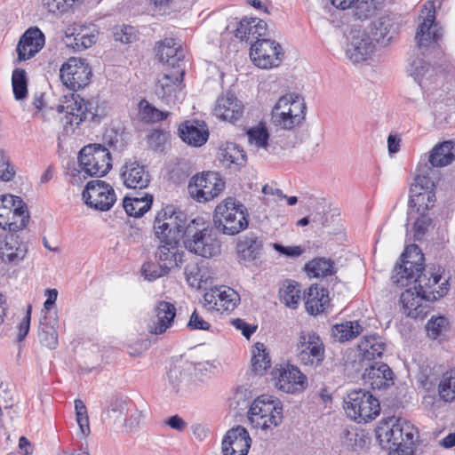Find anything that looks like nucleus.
<instances>
[{
	"label": "nucleus",
	"instance_id": "38",
	"mask_svg": "<svg viewBox=\"0 0 455 455\" xmlns=\"http://www.w3.org/2000/svg\"><path fill=\"white\" fill-rule=\"evenodd\" d=\"M124 183L130 188H144L148 187L150 177L144 166L136 163L127 164L123 172Z\"/></svg>",
	"mask_w": 455,
	"mask_h": 455
},
{
	"label": "nucleus",
	"instance_id": "11",
	"mask_svg": "<svg viewBox=\"0 0 455 455\" xmlns=\"http://www.w3.org/2000/svg\"><path fill=\"white\" fill-rule=\"evenodd\" d=\"M450 276L443 267L433 265L418 275L415 289H419L427 299L432 301L444 297L450 291Z\"/></svg>",
	"mask_w": 455,
	"mask_h": 455
},
{
	"label": "nucleus",
	"instance_id": "32",
	"mask_svg": "<svg viewBox=\"0 0 455 455\" xmlns=\"http://www.w3.org/2000/svg\"><path fill=\"white\" fill-rule=\"evenodd\" d=\"M185 70L181 66H175L165 70L158 78L156 84V92L161 97L170 96L181 84Z\"/></svg>",
	"mask_w": 455,
	"mask_h": 455
},
{
	"label": "nucleus",
	"instance_id": "62",
	"mask_svg": "<svg viewBox=\"0 0 455 455\" xmlns=\"http://www.w3.org/2000/svg\"><path fill=\"white\" fill-rule=\"evenodd\" d=\"M14 170L10 165L8 158L0 152V180H11L14 176Z\"/></svg>",
	"mask_w": 455,
	"mask_h": 455
},
{
	"label": "nucleus",
	"instance_id": "54",
	"mask_svg": "<svg viewBox=\"0 0 455 455\" xmlns=\"http://www.w3.org/2000/svg\"><path fill=\"white\" fill-rule=\"evenodd\" d=\"M76 422L83 435H88L91 432L87 407L80 399L75 400Z\"/></svg>",
	"mask_w": 455,
	"mask_h": 455
},
{
	"label": "nucleus",
	"instance_id": "20",
	"mask_svg": "<svg viewBox=\"0 0 455 455\" xmlns=\"http://www.w3.org/2000/svg\"><path fill=\"white\" fill-rule=\"evenodd\" d=\"M389 21L386 20H379L374 23L375 31L372 32V38L367 37L362 39L361 42L355 44L352 49L348 50L349 58L353 62H360L366 60L374 49L373 41L379 42L390 37H387Z\"/></svg>",
	"mask_w": 455,
	"mask_h": 455
},
{
	"label": "nucleus",
	"instance_id": "6",
	"mask_svg": "<svg viewBox=\"0 0 455 455\" xmlns=\"http://www.w3.org/2000/svg\"><path fill=\"white\" fill-rule=\"evenodd\" d=\"M186 215L173 205H165L156 212L153 233L159 241L180 240L186 228Z\"/></svg>",
	"mask_w": 455,
	"mask_h": 455
},
{
	"label": "nucleus",
	"instance_id": "56",
	"mask_svg": "<svg viewBox=\"0 0 455 455\" xmlns=\"http://www.w3.org/2000/svg\"><path fill=\"white\" fill-rule=\"evenodd\" d=\"M353 7H355V16L360 20L371 17L376 10L373 0H358Z\"/></svg>",
	"mask_w": 455,
	"mask_h": 455
},
{
	"label": "nucleus",
	"instance_id": "8",
	"mask_svg": "<svg viewBox=\"0 0 455 455\" xmlns=\"http://www.w3.org/2000/svg\"><path fill=\"white\" fill-rule=\"evenodd\" d=\"M296 357L304 367L315 369L325 357V347L318 334L313 331L299 332L295 346Z\"/></svg>",
	"mask_w": 455,
	"mask_h": 455
},
{
	"label": "nucleus",
	"instance_id": "53",
	"mask_svg": "<svg viewBox=\"0 0 455 455\" xmlns=\"http://www.w3.org/2000/svg\"><path fill=\"white\" fill-rule=\"evenodd\" d=\"M248 140L251 145L256 148H266L269 138L267 127L260 124L256 127L251 128L248 132Z\"/></svg>",
	"mask_w": 455,
	"mask_h": 455
},
{
	"label": "nucleus",
	"instance_id": "64",
	"mask_svg": "<svg viewBox=\"0 0 455 455\" xmlns=\"http://www.w3.org/2000/svg\"><path fill=\"white\" fill-rule=\"evenodd\" d=\"M232 325L242 331V334L249 339L256 331L255 326H251L241 318L233 319L231 322Z\"/></svg>",
	"mask_w": 455,
	"mask_h": 455
},
{
	"label": "nucleus",
	"instance_id": "33",
	"mask_svg": "<svg viewBox=\"0 0 455 455\" xmlns=\"http://www.w3.org/2000/svg\"><path fill=\"white\" fill-rule=\"evenodd\" d=\"M153 202V195L147 192L136 193L135 196H126L123 199V208L128 216L140 218L151 209Z\"/></svg>",
	"mask_w": 455,
	"mask_h": 455
},
{
	"label": "nucleus",
	"instance_id": "4",
	"mask_svg": "<svg viewBox=\"0 0 455 455\" xmlns=\"http://www.w3.org/2000/svg\"><path fill=\"white\" fill-rule=\"evenodd\" d=\"M307 107L299 94L288 93L278 99L272 109V119L275 125L292 130L302 124Z\"/></svg>",
	"mask_w": 455,
	"mask_h": 455
},
{
	"label": "nucleus",
	"instance_id": "3",
	"mask_svg": "<svg viewBox=\"0 0 455 455\" xmlns=\"http://www.w3.org/2000/svg\"><path fill=\"white\" fill-rule=\"evenodd\" d=\"M213 222L222 234L235 235L248 228L249 213L242 203L228 196L216 205Z\"/></svg>",
	"mask_w": 455,
	"mask_h": 455
},
{
	"label": "nucleus",
	"instance_id": "5",
	"mask_svg": "<svg viewBox=\"0 0 455 455\" xmlns=\"http://www.w3.org/2000/svg\"><path fill=\"white\" fill-rule=\"evenodd\" d=\"M344 411L347 416L357 423H367L380 413L379 400L369 391L355 389L344 398Z\"/></svg>",
	"mask_w": 455,
	"mask_h": 455
},
{
	"label": "nucleus",
	"instance_id": "50",
	"mask_svg": "<svg viewBox=\"0 0 455 455\" xmlns=\"http://www.w3.org/2000/svg\"><path fill=\"white\" fill-rule=\"evenodd\" d=\"M12 91L16 100H23L28 95V80L26 71L15 68L12 75Z\"/></svg>",
	"mask_w": 455,
	"mask_h": 455
},
{
	"label": "nucleus",
	"instance_id": "16",
	"mask_svg": "<svg viewBox=\"0 0 455 455\" xmlns=\"http://www.w3.org/2000/svg\"><path fill=\"white\" fill-rule=\"evenodd\" d=\"M92 76V68L86 60L76 57L68 59L60 69L61 82L72 91H78L87 86Z\"/></svg>",
	"mask_w": 455,
	"mask_h": 455
},
{
	"label": "nucleus",
	"instance_id": "46",
	"mask_svg": "<svg viewBox=\"0 0 455 455\" xmlns=\"http://www.w3.org/2000/svg\"><path fill=\"white\" fill-rule=\"evenodd\" d=\"M221 161L228 166L232 164L236 166L243 165L246 162L244 151L236 144L227 142L220 148Z\"/></svg>",
	"mask_w": 455,
	"mask_h": 455
},
{
	"label": "nucleus",
	"instance_id": "28",
	"mask_svg": "<svg viewBox=\"0 0 455 455\" xmlns=\"http://www.w3.org/2000/svg\"><path fill=\"white\" fill-rule=\"evenodd\" d=\"M155 319L148 324V331L151 334L159 335L164 333L172 327L176 316V307L174 304L160 300L155 307Z\"/></svg>",
	"mask_w": 455,
	"mask_h": 455
},
{
	"label": "nucleus",
	"instance_id": "7",
	"mask_svg": "<svg viewBox=\"0 0 455 455\" xmlns=\"http://www.w3.org/2000/svg\"><path fill=\"white\" fill-rule=\"evenodd\" d=\"M29 219L28 207L21 197L11 194L0 196V228L16 233L28 226Z\"/></svg>",
	"mask_w": 455,
	"mask_h": 455
},
{
	"label": "nucleus",
	"instance_id": "14",
	"mask_svg": "<svg viewBox=\"0 0 455 455\" xmlns=\"http://www.w3.org/2000/svg\"><path fill=\"white\" fill-rule=\"evenodd\" d=\"M284 57L282 45L275 40L262 38L256 40L251 46L250 58L253 64L264 69L277 68Z\"/></svg>",
	"mask_w": 455,
	"mask_h": 455
},
{
	"label": "nucleus",
	"instance_id": "13",
	"mask_svg": "<svg viewBox=\"0 0 455 455\" xmlns=\"http://www.w3.org/2000/svg\"><path fill=\"white\" fill-rule=\"evenodd\" d=\"M275 387L287 394H299L308 386L307 377L300 369L291 363L276 364L271 371Z\"/></svg>",
	"mask_w": 455,
	"mask_h": 455
},
{
	"label": "nucleus",
	"instance_id": "26",
	"mask_svg": "<svg viewBox=\"0 0 455 455\" xmlns=\"http://www.w3.org/2000/svg\"><path fill=\"white\" fill-rule=\"evenodd\" d=\"M414 291L411 289L404 291L401 294V304L403 314L411 318H424L429 311V301L431 299L422 294L419 289Z\"/></svg>",
	"mask_w": 455,
	"mask_h": 455
},
{
	"label": "nucleus",
	"instance_id": "49",
	"mask_svg": "<svg viewBox=\"0 0 455 455\" xmlns=\"http://www.w3.org/2000/svg\"><path fill=\"white\" fill-rule=\"evenodd\" d=\"M399 445L412 447L419 436L418 429L411 422L397 419Z\"/></svg>",
	"mask_w": 455,
	"mask_h": 455
},
{
	"label": "nucleus",
	"instance_id": "47",
	"mask_svg": "<svg viewBox=\"0 0 455 455\" xmlns=\"http://www.w3.org/2000/svg\"><path fill=\"white\" fill-rule=\"evenodd\" d=\"M280 299L287 307L297 308L301 299L300 285L295 281L287 282L280 289Z\"/></svg>",
	"mask_w": 455,
	"mask_h": 455
},
{
	"label": "nucleus",
	"instance_id": "2",
	"mask_svg": "<svg viewBox=\"0 0 455 455\" xmlns=\"http://www.w3.org/2000/svg\"><path fill=\"white\" fill-rule=\"evenodd\" d=\"M247 419L252 428L272 431L283 420V403L268 394L258 395L249 407Z\"/></svg>",
	"mask_w": 455,
	"mask_h": 455
},
{
	"label": "nucleus",
	"instance_id": "18",
	"mask_svg": "<svg viewBox=\"0 0 455 455\" xmlns=\"http://www.w3.org/2000/svg\"><path fill=\"white\" fill-rule=\"evenodd\" d=\"M67 46L75 52H82L94 45L99 38V29L92 23L74 22L65 31Z\"/></svg>",
	"mask_w": 455,
	"mask_h": 455
},
{
	"label": "nucleus",
	"instance_id": "30",
	"mask_svg": "<svg viewBox=\"0 0 455 455\" xmlns=\"http://www.w3.org/2000/svg\"><path fill=\"white\" fill-rule=\"evenodd\" d=\"M27 254L26 246L18 236L5 235L0 236V259L7 264H19Z\"/></svg>",
	"mask_w": 455,
	"mask_h": 455
},
{
	"label": "nucleus",
	"instance_id": "57",
	"mask_svg": "<svg viewBox=\"0 0 455 455\" xmlns=\"http://www.w3.org/2000/svg\"><path fill=\"white\" fill-rule=\"evenodd\" d=\"M114 37L116 41H120L124 44H129L136 39L137 34L133 27L123 25L119 28H115Z\"/></svg>",
	"mask_w": 455,
	"mask_h": 455
},
{
	"label": "nucleus",
	"instance_id": "52",
	"mask_svg": "<svg viewBox=\"0 0 455 455\" xmlns=\"http://www.w3.org/2000/svg\"><path fill=\"white\" fill-rule=\"evenodd\" d=\"M73 103L68 105L66 108L68 112L76 117H79L80 120H84L88 117L89 114L93 116L94 114L91 112L89 106L91 103L89 101H85L83 98H80L78 95H72Z\"/></svg>",
	"mask_w": 455,
	"mask_h": 455
},
{
	"label": "nucleus",
	"instance_id": "1",
	"mask_svg": "<svg viewBox=\"0 0 455 455\" xmlns=\"http://www.w3.org/2000/svg\"><path fill=\"white\" fill-rule=\"evenodd\" d=\"M183 244L188 251L207 259L219 255L221 250L216 231L201 219H195L186 226Z\"/></svg>",
	"mask_w": 455,
	"mask_h": 455
},
{
	"label": "nucleus",
	"instance_id": "60",
	"mask_svg": "<svg viewBox=\"0 0 455 455\" xmlns=\"http://www.w3.org/2000/svg\"><path fill=\"white\" fill-rule=\"evenodd\" d=\"M168 140L169 134L162 130H153L148 136V143L156 149L164 146Z\"/></svg>",
	"mask_w": 455,
	"mask_h": 455
},
{
	"label": "nucleus",
	"instance_id": "31",
	"mask_svg": "<svg viewBox=\"0 0 455 455\" xmlns=\"http://www.w3.org/2000/svg\"><path fill=\"white\" fill-rule=\"evenodd\" d=\"M363 380L365 387L373 390L384 389L393 384V372L386 363L371 365L365 369Z\"/></svg>",
	"mask_w": 455,
	"mask_h": 455
},
{
	"label": "nucleus",
	"instance_id": "29",
	"mask_svg": "<svg viewBox=\"0 0 455 455\" xmlns=\"http://www.w3.org/2000/svg\"><path fill=\"white\" fill-rule=\"evenodd\" d=\"M306 310L312 315H317L325 312L331 304V298L328 289L319 285L312 284L304 292Z\"/></svg>",
	"mask_w": 455,
	"mask_h": 455
},
{
	"label": "nucleus",
	"instance_id": "45",
	"mask_svg": "<svg viewBox=\"0 0 455 455\" xmlns=\"http://www.w3.org/2000/svg\"><path fill=\"white\" fill-rule=\"evenodd\" d=\"M386 348L380 338L375 336L365 337L359 344V349L366 360H375L380 357Z\"/></svg>",
	"mask_w": 455,
	"mask_h": 455
},
{
	"label": "nucleus",
	"instance_id": "48",
	"mask_svg": "<svg viewBox=\"0 0 455 455\" xmlns=\"http://www.w3.org/2000/svg\"><path fill=\"white\" fill-rule=\"evenodd\" d=\"M438 395L445 402L455 400V367L443 373L438 384Z\"/></svg>",
	"mask_w": 455,
	"mask_h": 455
},
{
	"label": "nucleus",
	"instance_id": "17",
	"mask_svg": "<svg viewBox=\"0 0 455 455\" xmlns=\"http://www.w3.org/2000/svg\"><path fill=\"white\" fill-rule=\"evenodd\" d=\"M83 197L89 207L101 212L108 211L116 201L112 186L100 180H91L86 184Z\"/></svg>",
	"mask_w": 455,
	"mask_h": 455
},
{
	"label": "nucleus",
	"instance_id": "44",
	"mask_svg": "<svg viewBox=\"0 0 455 455\" xmlns=\"http://www.w3.org/2000/svg\"><path fill=\"white\" fill-rule=\"evenodd\" d=\"M363 331L362 325L357 321H346L333 325L331 332L333 337L345 342L356 338Z\"/></svg>",
	"mask_w": 455,
	"mask_h": 455
},
{
	"label": "nucleus",
	"instance_id": "12",
	"mask_svg": "<svg viewBox=\"0 0 455 455\" xmlns=\"http://www.w3.org/2000/svg\"><path fill=\"white\" fill-rule=\"evenodd\" d=\"M436 201L435 185L427 174L418 173L410 188V213H427Z\"/></svg>",
	"mask_w": 455,
	"mask_h": 455
},
{
	"label": "nucleus",
	"instance_id": "61",
	"mask_svg": "<svg viewBox=\"0 0 455 455\" xmlns=\"http://www.w3.org/2000/svg\"><path fill=\"white\" fill-rule=\"evenodd\" d=\"M48 330H43L39 334L41 343L49 347L55 348L58 344L57 332L53 328L46 327Z\"/></svg>",
	"mask_w": 455,
	"mask_h": 455
},
{
	"label": "nucleus",
	"instance_id": "36",
	"mask_svg": "<svg viewBox=\"0 0 455 455\" xmlns=\"http://www.w3.org/2000/svg\"><path fill=\"white\" fill-rule=\"evenodd\" d=\"M185 280L191 288L200 289L212 278L208 267L203 260L188 263L184 268Z\"/></svg>",
	"mask_w": 455,
	"mask_h": 455
},
{
	"label": "nucleus",
	"instance_id": "37",
	"mask_svg": "<svg viewBox=\"0 0 455 455\" xmlns=\"http://www.w3.org/2000/svg\"><path fill=\"white\" fill-rule=\"evenodd\" d=\"M267 31V23L259 18H243L240 20L235 36L241 40L261 39Z\"/></svg>",
	"mask_w": 455,
	"mask_h": 455
},
{
	"label": "nucleus",
	"instance_id": "59",
	"mask_svg": "<svg viewBox=\"0 0 455 455\" xmlns=\"http://www.w3.org/2000/svg\"><path fill=\"white\" fill-rule=\"evenodd\" d=\"M188 327L190 330L209 331L211 328V323L206 321L196 309H195L190 315Z\"/></svg>",
	"mask_w": 455,
	"mask_h": 455
},
{
	"label": "nucleus",
	"instance_id": "21",
	"mask_svg": "<svg viewBox=\"0 0 455 455\" xmlns=\"http://www.w3.org/2000/svg\"><path fill=\"white\" fill-rule=\"evenodd\" d=\"M45 36L37 27L28 28L20 36L17 47V62L35 57L44 46Z\"/></svg>",
	"mask_w": 455,
	"mask_h": 455
},
{
	"label": "nucleus",
	"instance_id": "51",
	"mask_svg": "<svg viewBox=\"0 0 455 455\" xmlns=\"http://www.w3.org/2000/svg\"><path fill=\"white\" fill-rule=\"evenodd\" d=\"M79 0H41L42 8L51 14L68 12Z\"/></svg>",
	"mask_w": 455,
	"mask_h": 455
},
{
	"label": "nucleus",
	"instance_id": "22",
	"mask_svg": "<svg viewBox=\"0 0 455 455\" xmlns=\"http://www.w3.org/2000/svg\"><path fill=\"white\" fill-rule=\"evenodd\" d=\"M180 240L159 241L156 258L158 265L163 267L162 273L155 275V277H161L169 273L171 269L180 267L182 262L184 252L180 250Z\"/></svg>",
	"mask_w": 455,
	"mask_h": 455
},
{
	"label": "nucleus",
	"instance_id": "63",
	"mask_svg": "<svg viewBox=\"0 0 455 455\" xmlns=\"http://www.w3.org/2000/svg\"><path fill=\"white\" fill-rule=\"evenodd\" d=\"M31 311H32V306L28 305L27 308V312L23 319L19 324V333H18V339L20 341L23 340L27 334L28 333L29 328H30V321H31Z\"/></svg>",
	"mask_w": 455,
	"mask_h": 455
},
{
	"label": "nucleus",
	"instance_id": "58",
	"mask_svg": "<svg viewBox=\"0 0 455 455\" xmlns=\"http://www.w3.org/2000/svg\"><path fill=\"white\" fill-rule=\"evenodd\" d=\"M418 214H419V217L417 218V220H415V222L413 224V231H414V235L416 236V238L419 239L421 236H423L427 233L429 226L432 223V220L428 216L427 213H418Z\"/></svg>",
	"mask_w": 455,
	"mask_h": 455
},
{
	"label": "nucleus",
	"instance_id": "34",
	"mask_svg": "<svg viewBox=\"0 0 455 455\" xmlns=\"http://www.w3.org/2000/svg\"><path fill=\"white\" fill-rule=\"evenodd\" d=\"M156 56L159 61L174 68L181 66V48L174 38L169 37L159 41L156 45Z\"/></svg>",
	"mask_w": 455,
	"mask_h": 455
},
{
	"label": "nucleus",
	"instance_id": "41",
	"mask_svg": "<svg viewBox=\"0 0 455 455\" xmlns=\"http://www.w3.org/2000/svg\"><path fill=\"white\" fill-rule=\"evenodd\" d=\"M305 271L310 277H326L336 273L335 263L323 257L315 258L305 265Z\"/></svg>",
	"mask_w": 455,
	"mask_h": 455
},
{
	"label": "nucleus",
	"instance_id": "42",
	"mask_svg": "<svg viewBox=\"0 0 455 455\" xmlns=\"http://www.w3.org/2000/svg\"><path fill=\"white\" fill-rule=\"evenodd\" d=\"M170 113L162 111L142 99L138 104V117L145 124H155L168 118Z\"/></svg>",
	"mask_w": 455,
	"mask_h": 455
},
{
	"label": "nucleus",
	"instance_id": "9",
	"mask_svg": "<svg viewBox=\"0 0 455 455\" xmlns=\"http://www.w3.org/2000/svg\"><path fill=\"white\" fill-rule=\"evenodd\" d=\"M226 187L218 172H202L189 180L188 190L190 197L198 203H207L218 197Z\"/></svg>",
	"mask_w": 455,
	"mask_h": 455
},
{
	"label": "nucleus",
	"instance_id": "15",
	"mask_svg": "<svg viewBox=\"0 0 455 455\" xmlns=\"http://www.w3.org/2000/svg\"><path fill=\"white\" fill-rule=\"evenodd\" d=\"M401 263L395 267V283L404 286L408 282L419 275L424 267V255L416 244L405 247L401 255Z\"/></svg>",
	"mask_w": 455,
	"mask_h": 455
},
{
	"label": "nucleus",
	"instance_id": "23",
	"mask_svg": "<svg viewBox=\"0 0 455 455\" xmlns=\"http://www.w3.org/2000/svg\"><path fill=\"white\" fill-rule=\"evenodd\" d=\"M251 438L247 429L242 426L230 428L225 434L221 449L223 455H247Z\"/></svg>",
	"mask_w": 455,
	"mask_h": 455
},
{
	"label": "nucleus",
	"instance_id": "39",
	"mask_svg": "<svg viewBox=\"0 0 455 455\" xmlns=\"http://www.w3.org/2000/svg\"><path fill=\"white\" fill-rule=\"evenodd\" d=\"M262 246L261 240L251 233L238 239L235 250L242 260L251 261L259 256Z\"/></svg>",
	"mask_w": 455,
	"mask_h": 455
},
{
	"label": "nucleus",
	"instance_id": "35",
	"mask_svg": "<svg viewBox=\"0 0 455 455\" xmlns=\"http://www.w3.org/2000/svg\"><path fill=\"white\" fill-rule=\"evenodd\" d=\"M376 437L384 449L399 445L397 419L389 417L382 419L376 427Z\"/></svg>",
	"mask_w": 455,
	"mask_h": 455
},
{
	"label": "nucleus",
	"instance_id": "40",
	"mask_svg": "<svg viewBox=\"0 0 455 455\" xmlns=\"http://www.w3.org/2000/svg\"><path fill=\"white\" fill-rule=\"evenodd\" d=\"M455 160V143L446 140L435 145L430 152L429 163L434 167H443Z\"/></svg>",
	"mask_w": 455,
	"mask_h": 455
},
{
	"label": "nucleus",
	"instance_id": "25",
	"mask_svg": "<svg viewBox=\"0 0 455 455\" xmlns=\"http://www.w3.org/2000/svg\"><path fill=\"white\" fill-rule=\"evenodd\" d=\"M244 112L243 103L232 93H227L218 98L213 108V115L223 121L235 124L239 121Z\"/></svg>",
	"mask_w": 455,
	"mask_h": 455
},
{
	"label": "nucleus",
	"instance_id": "10",
	"mask_svg": "<svg viewBox=\"0 0 455 455\" xmlns=\"http://www.w3.org/2000/svg\"><path fill=\"white\" fill-rule=\"evenodd\" d=\"M81 172L88 176H105L112 168L109 150L100 144L84 146L78 156Z\"/></svg>",
	"mask_w": 455,
	"mask_h": 455
},
{
	"label": "nucleus",
	"instance_id": "55",
	"mask_svg": "<svg viewBox=\"0 0 455 455\" xmlns=\"http://www.w3.org/2000/svg\"><path fill=\"white\" fill-rule=\"evenodd\" d=\"M448 324V320L443 316L432 317L426 325L427 336L434 339H437L447 329Z\"/></svg>",
	"mask_w": 455,
	"mask_h": 455
},
{
	"label": "nucleus",
	"instance_id": "27",
	"mask_svg": "<svg viewBox=\"0 0 455 455\" xmlns=\"http://www.w3.org/2000/svg\"><path fill=\"white\" fill-rule=\"evenodd\" d=\"M178 132L185 143L196 148L205 144L209 138L208 127L204 121H184L179 125Z\"/></svg>",
	"mask_w": 455,
	"mask_h": 455
},
{
	"label": "nucleus",
	"instance_id": "19",
	"mask_svg": "<svg viewBox=\"0 0 455 455\" xmlns=\"http://www.w3.org/2000/svg\"><path fill=\"white\" fill-rule=\"evenodd\" d=\"M240 300L239 294L232 288L220 285L206 290L203 305L208 311L220 313L233 311Z\"/></svg>",
	"mask_w": 455,
	"mask_h": 455
},
{
	"label": "nucleus",
	"instance_id": "43",
	"mask_svg": "<svg viewBox=\"0 0 455 455\" xmlns=\"http://www.w3.org/2000/svg\"><path fill=\"white\" fill-rule=\"evenodd\" d=\"M251 370L256 374H263L271 366V359L264 344L257 342L251 349Z\"/></svg>",
	"mask_w": 455,
	"mask_h": 455
},
{
	"label": "nucleus",
	"instance_id": "24",
	"mask_svg": "<svg viewBox=\"0 0 455 455\" xmlns=\"http://www.w3.org/2000/svg\"><path fill=\"white\" fill-rule=\"evenodd\" d=\"M443 37V28L435 22V10L431 4L430 8L419 25L415 39L419 47H431L438 43Z\"/></svg>",
	"mask_w": 455,
	"mask_h": 455
}]
</instances>
